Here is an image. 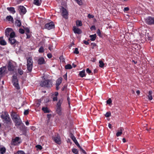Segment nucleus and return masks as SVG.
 I'll return each mask as SVG.
<instances>
[{
	"mask_svg": "<svg viewBox=\"0 0 154 154\" xmlns=\"http://www.w3.org/2000/svg\"><path fill=\"white\" fill-rule=\"evenodd\" d=\"M7 9L8 11H9L13 14L15 13L16 12L15 9L14 7H8L7 8Z\"/></svg>",
	"mask_w": 154,
	"mask_h": 154,
	"instance_id": "aec40b11",
	"label": "nucleus"
},
{
	"mask_svg": "<svg viewBox=\"0 0 154 154\" xmlns=\"http://www.w3.org/2000/svg\"><path fill=\"white\" fill-rule=\"evenodd\" d=\"M26 33H29L30 32V30L29 28H26L25 29Z\"/></svg>",
	"mask_w": 154,
	"mask_h": 154,
	"instance_id": "5fc2aeb1",
	"label": "nucleus"
},
{
	"mask_svg": "<svg viewBox=\"0 0 154 154\" xmlns=\"http://www.w3.org/2000/svg\"><path fill=\"white\" fill-rule=\"evenodd\" d=\"M13 83L15 84L16 83H18V79H17V77L15 75L13 76Z\"/></svg>",
	"mask_w": 154,
	"mask_h": 154,
	"instance_id": "5701e85b",
	"label": "nucleus"
},
{
	"mask_svg": "<svg viewBox=\"0 0 154 154\" xmlns=\"http://www.w3.org/2000/svg\"><path fill=\"white\" fill-rule=\"evenodd\" d=\"M17 154H25L24 151L22 150H19L17 152Z\"/></svg>",
	"mask_w": 154,
	"mask_h": 154,
	"instance_id": "8fccbe9b",
	"label": "nucleus"
},
{
	"mask_svg": "<svg viewBox=\"0 0 154 154\" xmlns=\"http://www.w3.org/2000/svg\"><path fill=\"white\" fill-rule=\"evenodd\" d=\"M47 56L48 58H51L52 57V55L51 54L49 53L47 54Z\"/></svg>",
	"mask_w": 154,
	"mask_h": 154,
	"instance_id": "bf43d9fd",
	"label": "nucleus"
},
{
	"mask_svg": "<svg viewBox=\"0 0 154 154\" xmlns=\"http://www.w3.org/2000/svg\"><path fill=\"white\" fill-rule=\"evenodd\" d=\"M11 116L13 121L15 123V125L17 127L19 125H20L22 123V122L19 116L16 114L15 113H12L11 114Z\"/></svg>",
	"mask_w": 154,
	"mask_h": 154,
	"instance_id": "f257e3e1",
	"label": "nucleus"
},
{
	"mask_svg": "<svg viewBox=\"0 0 154 154\" xmlns=\"http://www.w3.org/2000/svg\"><path fill=\"white\" fill-rule=\"evenodd\" d=\"M6 19L8 21L11 22L13 23L14 22V19L13 17L11 15L8 16L6 17Z\"/></svg>",
	"mask_w": 154,
	"mask_h": 154,
	"instance_id": "4be33fe9",
	"label": "nucleus"
},
{
	"mask_svg": "<svg viewBox=\"0 0 154 154\" xmlns=\"http://www.w3.org/2000/svg\"><path fill=\"white\" fill-rule=\"evenodd\" d=\"M75 1L79 5H82V2L81 0H75Z\"/></svg>",
	"mask_w": 154,
	"mask_h": 154,
	"instance_id": "c03bdc74",
	"label": "nucleus"
},
{
	"mask_svg": "<svg viewBox=\"0 0 154 154\" xmlns=\"http://www.w3.org/2000/svg\"><path fill=\"white\" fill-rule=\"evenodd\" d=\"M2 114L1 116V117L2 119L4 118V117L6 116L7 117L9 116L8 112H2Z\"/></svg>",
	"mask_w": 154,
	"mask_h": 154,
	"instance_id": "393cba45",
	"label": "nucleus"
},
{
	"mask_svg": "<svg viewBox=\"0 0 154 154\" xmlns=\"http://www.w3.org/2000/svg\"><path fill=\"white\" fill-rule=\"evenodd\" d=\"M29 113V109H28L26 110H25L24 112V115L26 116Z\"/></svg>",
	"mask_w": 154,
	"mask_h": 154,
	"instance_id": "a18cd8bd",
	"label": "nucleus"
},
{
	"mask_svg": "<svg viewBox=\"0 0 154 154\" xmlns=\"http://www.w3.org/2000/svg\"><path fill=\"white\" fill-rule=\"evenodd\" d=\"M79 75L81 77H83L85 76V70H83L82 71L80 72L79 74Z\"/></svg>",
	"mask_w": 154,
	"mask_h": 154,
	"instance_id": "7c9ffc66",
	"label": "nucleus"
},
{
	"mask_svg": "<svg viewBox=\"0 0 154 154\" xmlns=\"http://www.w3.org/2000/svg\"><path fill=\"white\" fill-rule=\"evenodd\" d=\"M36 147L39 150L42 149V146L40 145H37L36 146Z\"/></svg>",
	"mask_w": 154,
	"mask_h": 154,
	"instance_id": "de8ad7c7",
	"label": "nucleus"
},
{
	"mask_svg": "<svg viewBox=\"0 0 154 154\" xmlns=\"http://www.w3.org/2000/svg\"><path fill=\"white\" fill-rule=\"evenodd\" d=\"M45 27V29H47L48 30H50L54 28V24L53 22H51L46 24Z\"/></svg>",
	"mask_w": 154,
	"mask_h": 154,
	"instance_id": "1a4fd4ad",
	"label": "nucleus"
},
{
	"mask_svg": "<svg viewBox=\"0 0 154 154\" xmlns=\"http://www.w3.org/2000/svg\"><path fill=\"white\" fill-rule=\"evenodd\" d=\"M40 85L41 86L44 88H50L52 86L53 83L51 80L47 79L42 81Z\"/></svg>",
	"mask_w": 154,
	"mask_h": 154,
	"instance_id": "f03ea898",
	"label": "nucleus"
},
{
	"mask_svg": "<svg viewBox=\"0 0 154 154\" xmlns=\"http://www.w3.org/2000/svg\"><path fill=\"white\" fill-rule=\"evenodd\" d=\"M40 102H38L36 104L35 106L37 107H38L40 105Z\"/></svg>",
	"mask_w": 154,
	"mask_h": 154,
	"instance_id": "052dcab7",
	"label": "nucleus"
},
{
	"mask_svg": "<svg viewBox=\"0 0 154 154\" xmlns=\"http://www.w3.org/2000/svg\"><path fill=\"white\" fill-rule=\"evenodd\" d=\"M89 37L91 38L90 40L91 41H94L96 38V35L95 34L94 35H90Z\"/></svg>",
	"mask_w": 154,
	"mask_h": 154,
	"instance_id": "b1692460",
	"label": "nucleus"
},
{
	"mask_svg": "<svg viewBox=\"0 0 154 154\" xmlns=\"http://www.w3.org/2000/svg\"><path fill=\"white\" fill-rule=\"evenodd\" d=\"M112 100L110 98H109L106 101L107 103L108 104H110L112 103Z\"/></svg>",
	"mask_w": 154,
	"mask_h": 154,
	"instance_id": "3c124183",
	"label": "nucleus"
},
{
	"mask_svg": "<svg viewBox=\"0 0 154 154\" xmlns=\"http://www.w3.org/2000/svg\"><path fill=\"white\" fill-rule=\"evenodd\" d=\"M52 46L51 44L48 45V49L51 51L53 50L52 48Z\"/></svg>",
	"mask_w": 154,
	"mask_h": 154,
	"instance_id": "6e6d98bb",
	"label": "nucleus"
},
{
	"mask_svg": "<svg viewBox=\"0 0 154 154\" xmlns=\"http://www.w3.org/2000/svg\"><path fill=\"white\" fill-rule=\"evenodd\" d=\"M83 43L86 45H88L89 44V43L88 41L85 40L83 41Z\"/></svg>",
	"mask_w": 154,
	"mask_h": 154,
	"instance_id": "e2e57ef3",
	"label": "nucleus"
},
{
	"mask_svg": "<svg viewBox=\"0 0 154 154\" xmlns=\"http://www.w3.org/2000/svg\"><path fill=\"white\" fill-rule=\"evenodd\" d=\"M88 17L89 18H93L94 17V16L92 15H91L90 14H88Z\"/></svg>",
	"mask_w": 154,
	"mask_h": 154,
	"instance_id": "13d9d810",
	"label": "nucleus"
},
{
	"mask_svg": "<svg viewBox=\"0 0 154 154\" xmlns=\"http://www.w3.org/2000/svg\"><path fill=\"white\" fill-rule=\"evenodd\" d=\"M99 66L101 68H103L104 66V64L102 60H100L99 61Z\"/></svg>",
	"mask_w": 154,
	"mask_h": 154,
	"instance_id": "72a5a7b5",
	"label": "nucleus"
},
{
	"mask_svg": "<svg viewBox=\"0 0 154 154\" xmlns=\"http://www.w3.org/2000/svg\"><path fill=\"white\" fill-rule=\"evenodd\" d=\"M17 128H18L21 131H22L23 132H24L25 134L26 133L27 128L22 122L20 125H19V126H17Z\"/></svg>",
	"mask_w": 154,
	"mask_h": 154,
	"instance_id": "4468645a",
	"label": "nucleus"
},
{
	"mask_svg": "<svg viewBox=\"0 0 154 154\" xmlns=\"http://www.w3.org/2000/svg\"><path fill=\"white\" fill-rule=\"evenodd\" d=\"M72 151V152L75 154H78V150L76 149H73Z\"/></svg>",
	"mask_w": 154,
	"mask_h": 154,
	"instance_id": "ea45409f",
	"label": "nucleus"
},
{
	"mask_svg": "<svg viewBox=\"0 0 154 154\" xmlns=\"http://www.w3.org/2000/svg\"><path fill=\"white\" fill-rule=\"evenodd\" d=\"M39 65H42L46 63V62L43 57H41L38 59L37 61Z\"/></svg>",
	"mask_w": 154,
	"mask_h": 154,
	"instance_id": "f3484780",
	"label": "nucleus"
},
{
	"mask_svg": "<svg viewBox=\"0 0 154 154\" xmlns=\"http://www.w3.org/2000/svg\"><path fill=\"white\" fill-rule=\"evenodd\" d=\"M111 116V113L110 112H107L105 115V116L106 117H109Z\"/></svg>",
	"mask_w": 154,
	"mask_h": 154,
	"instance_id": "79ce46f5",
	"label": "nucleus"
},
{
	"mask_svg": "<svg viewBox=\"0 0 154 154\" xmlns=\"http://www.w3.org/2000/svg\"><path fill=\"white\" fill-rule=\"evenodd\" d=\"M53 100L54 101H56L57 100V97H55L53 98Z\"/></svg>",
	"mask_w": 154,
	"mask_h": 154,
	"instance_id": "69168bd1",
	"label": "nucleus"
},
{
	"mask_svg": "<svg viewBox=\"0 0 154 154\" xmlns=\"http://www.w3.org/2000/svg\"><path fill=\"white\" fill-rule=\"evenodd\" d=\"M33 65V61L31 57L27 58V70L29 72H31Z\"/></svg>",
	"mask_w": 154,
	"mask_h": 154,
	"instance_id": "7ed1b4c3",
	"label": "nucleus"
},
{
	"mask_svg": "<svg viewBox=\"0 0 154 154\" xmlns=\"http://www.w3.org/2000/svg\"><path fill=\"white\" fill-rule=\"evenodd\" d=\"M53 140L56 143L60 145L61 143V140L60 135L57 133H56L52 137Z\"/></svg>",
	"mask_w": 154,
	"mask_h": 154,
	"instance_id": "423d86ee",
	"label": "nucleus"
},
{
	"mask_svg": "<svg viewBox=\"0 0 154 154\" xmlns=\"http://www.w3.org/2000/svg\"><path fill=\"white\" fill-rule=\"evenodd\" d=\"M13 32H14L13 31V30L12 28H8L5 30V35L9 38L10 37V35L11 34V33Z\"/></svg>",
	"mask_w": 154,
	"mask_h": 154,
	"instance_id": "9b49d317",
	"label": "nucleus"
},
{
	"mask_svg": "<svg viewBox=\"0 0 154 154\" xmlns=\"http://www.w3.org/2000/svg\"><path fill=\"white\" fill-rule=\"evenodd\" d=\"M122 128H121L120 129V131H118L116 133V136L117 137H119L122 134Z\"/></svg>",
	"mask_w": 154,
	"mask_h": 154,
	"instance_id": "f704fd0d",
	"label": "nucleus"
},
{
	"mask_svg": "<svg viewBox=\"0 0 154 154\" xmlns=\"http://www.w3.org/2000/svg\"><path fill=\"white\" fill-rule=\"evenodd\" d=\"M15 25L18 27H20L21 25V21L20 20L17 19L15 21Z\"/></svg>",
	"mask_w": 154,
	"mask_h": 154,
	"instance_id": "a878e982",
	"label": "nucleus"
},
{
	"mask_svg": "<svg viewBox=\"0 0 154 154\" xmlns=\"http://www.w3.org/2000/svg\"><path fill=\"white\" fill-rule=\"evenodd\" d=\"M2 119H3V122H5L6 121L8 120V119H11L9 116H8V117H6V116L5 117H4V118Z\"/></svg>",
	"mask_w": 154,
	"mask_h": 154,
	"instance_id": "58836bf2",
	"label": "nucleus"
},
{
	"mask_svg": "<svg viewBox=\"0 0 154 154\" xmlns=\"http://www.w3.org/2000/svg\"><path fill=\"white\" fill-rule=\"evenodd\" d=\"M145 22L149 25H154V17H148L145 19Z\"/></svg>",
	"mask_w": 154,
	"mask_h": 154,
	"instance_id": "6e6552de",
	"label": "nucleus"
},
{
	"mask_svg": "<svg viewBox=\"0 0 154 154\" xmlns=\"http://www.w3.org/2000/svg\"><path fill=\"white\" fill-rule=\"evenodd\" d=\"M152 91H149L148 93V99L149 100H151L152 99Z\"/></svg>",
	"mask_w": 154,
	"mask_h": 154,
	"instance_id": "bb28decb",
	"label": "nucleus"
},
{
	"mask_svg": "<svg viewBox=\"0 0 154 154\" xmlns=\"http://www.w3.org/2000/svg\"><path fill=\"white\" fill-rule=\"evenodd\" d=\"M19 10L21 15L25 14L26 12V8L23 6H20L19 7Z\"/></svg>",
	"mask_w": 154,
	"mask_h": 154,
	"instance_id": "f8f14e48",
	"label": "nucleus"
},
{
	"mask_svg": "<svg viewBox=\"0 0 154 154\" xmlns=\"http://www.w3.org/2000/svg\"><path fill=\"white\" fill-rule=\"evenodd\" d=\"M90 29L91 30H95L96 29V27L95 26L93 25L90 28Z\"/></svg>",
	"mask_w": 154,
	"mask_h": 154,
	"instance_id": "4d7b16f0",
	"label": "nucleus"
},
{
	"mask_svg": "<svg viewBox=\"0 0 154 154\" xmlns=\"http://www.w3.org/2000/svg\"><path fill=\"white\" fill-rule=\"evenodd\" d=\"M63 100H59L56 105V112L57 113L59 116L62 115V107L61 105L62 103Z\"/></svg>",
	"mask_w": 154,
	"mask_h": 154,
	"instance_id": "20e7f679",
	"label": "nucleus"
},
{
	"mask_svg": "<svg viewBox=\"0 0 154 154\" xmlns=\"http://www.w3.org/2000/svg\"><path fill=\"white\" fill-rule=\"evenodd\" d=\"M5 126L7 128L10 127L12 124L11 119H8V120L4 122Z\"/></svg>",
	"mask_w": 154,
	"mask_h": 154,
	"instance_id": "2eb2a0df",
	"label": "nucleus"
},
{
	"mask_svg": "<svg viewBox=\"0 0 154 154\" xmlns=\"http://www.w3.org/2000/svg\"><path fill=\"white\" fill-rule=\"evenodd\" d=\"M26 38L28 39L30 38V35L29 34V33H26Z\"/></svg>",
	"mask_w": 154,
	"mask_h": 154,
	"instance_id": "0e129e2a",
	"label": "nucleus"
},
{
	"mask_svg": "<svg viewBox=\"0 0 154 154\" xmlns=\"http://www.w3.org/2000/svg\"><path fill=\"white\" fill-rule=\"evenodd\" d=\"M60 59L61 61L62 62H65V59L63 57V56H60Z\"/></svg>",
	"mask_w": 154,
	"mask_h": 154,
	"instance_id": "09e8293b",
	"label": "nucleus"
},
{
	"mask_svg": "<svg viewBox=\"0 0 154 154\" xmlns=\"http://www.w3.org/2000/svg\"><path fill=\"white\" fill-rule=\"evenodd\" d=\"M63 77L64 79H65L66 80H67V73H66L63 76Z\"/></svg>",
	"mask_w": 154,
	"mask_h": 154,
	"instance_id": "338daca9",
	"label": "nucleus"
},
{
	"mask_svg": "<svg viewBox=\"0 0 154 154\" xmlns=\"http://www.w3.org/2000/svg\"><path fill=\"white\" fill-rule=\"evenodd\" d=\"M18 73L20 75H22L23 73V71L21 69H19L18 70Z\"/></svg>",
	"mask_w": 154,
	"mask_h": 154,
	"instance_id": "a19ab883",
	"label": "nucleus"
},
{
	"mask_svg": "<svg viewBox=\"0 0 154 154\" xmlns=\"http://www.w3.org/2000/svg\"><path fill=\"white\" fill-rule=\"evenodd\" d=\"M69 136L75 143H77L78 142L77 141V140L75 137L74 136L73 134L72 133H70L69 134Z\"/></svg>",
	"mask_w": 154,
	"mask_h": 154,
	"instance_id": "412c9836",
	"label": "nucleus"
},
{
	"mask_svg": "<svg viewBox=\"0 0 154 154\" xmlns=\"http://www.w3.org/2000/svg\"><path fill=\"white\" fill-rule=\"evenodd\" d=\"M42 110L45 113H49L51 112L47 107H42Z\"/></svg>",
	"mask_w": 154,
	"mask_h": 154,
	"instance_id": "6ab92c4d",
	"label": "nucleus"
},
{
	"mask_svg": "<svg viewBox=\"0 0 154 154\" xmlns=\"http://www.w3.org/2000/svg\"><path fill=\"white\" fill-rule=\"evenodd\" d=\"M80 151L82 152L84 154H86L87 153L81 147H80Z\"/></svg>",
	"mask_w": 154,
	"mask_h": 154,
	"instance_id": "603ef678",
	"label": "nucleus"
},
{
	"mask_svg": "<svg viewBox=\"0 0 154 154\" xmlns=\"http://www.w3.org/2000/svg\"><path fill=\"white\" fill-rule=\"evenodd\" d=\"M19 31V32L21 34H23L25 32L24 30L22 28L20 29Z\"/></svg>",
	"mask_w": 154,
	"mask_h": 154,
	"instance_id": "49530a36",
	"label": "nucleus"
},
{
	"mask_svg": "<svg viewBox=\"0 0 154 154\" xmlns=\"http://www.w3.org/2000/svg\"><path fill=\"white\" fill-rule=\"evenodd\" d=\"M13 84L14 86L17 90H19L20 89V87L18 84V83H16L15 84Z\"/></svg>",
	"mask_w": 154,
	"mask_h": 154,
	"instance_id": "c9c22d12",
	"label": "nucleus"
},
{
	"mask_svg": "<svg viewBox=\"0 0 154 154\" xmlns=\"http://www.w3.org/2000/svg\"><path fill=\"white\" fill-rule=\"evenodd\" d=\"M86 72L89 75L92 73L91 71L88 68L86 69Z\"/></svg>",
	"mask_w": 154,
	"mask_h": 154,
	"instance_id": "864d4df0",
	"label": "nucleus"
},
{
	"mask_svg": "<svg viewBox=\"0 0 154 154\" xmlns=\"http://www.w3.org/2000/svg\"><path fill=\"white\" fill-rule=\"evenodd\" d=\"M0 45H7L6 42L3 39V37H0Z\"/></svg>",
	"mask_w": 154,
	"mask_h": 154,
	"instance_id": "a211bd4d",
	"label": "nucleus"
},
{
	"mask_svg": "<svg viewBox=\"0 0 154 154\" xmlns=\"http://www.w3.org/2000/svg\"><path fill=\"white\" fill-rule=\"evenodd\" d=\"M73 30L75 33L80 34L82 33L81 30L79 28L76 27L75 26L73 27Z\"/></svg>",
	"mask_w": 154,
	"mask_h": 154,
	"instance_id": "dca6fc26",
	"label": "nucleus"
},
{
	"mask_svg": "<svg viewBox=\"0 0 154 154\" xmlns=\"http://www.w3.org/2000/svg\"><path fill=\"white\" fill-rule=\"evenodd\" d=\"M38 52L40 53H42L44 52V48L42 46H41L38 50Z\"/></svg>",
	"mask_w": 154,
	"mask_h": 154,
	"instance_id": "4c0bfd02",
	"label": "nucleus"
},
{
	"mask_svg": "<svg viewBox=\"0 0 154 154\" xmlns=\"http://www.w3.org/2000/svg\"><path fill=\"white\" fill-rule=\"evenodd\" d=\"M76 24L77 27L81 26L82 25L81 21L78 20L76 21Z\"/></svg>",
	"mask_w": 154,
	"mask_h": 154,
	"instance_id": "c756f323",
	"label": "nucleus"
},
{
	"mask_svg": "<svg viewBox=\"0 0 154 154\" xmlns=\"http://www.w3.org/2000/svg\"><path fill=\"white\" fill-rule=\"evenodd\" d=\"M7 67L9 71H13L15 69V66L14 63L9 61Z\"/></svg>",
	"mask_w": 154,
	"mask_h": 154,
	"instance_id": "9d476101",
	"label": "nucleus"
},
{
	"mask_svg": "<svg viewBox=\"0 0 154 154\" xmlns=\"http://www.w3.org/2000/svg\"><path fill=\"white\" fill-rule=\"evenodd\" d=\"M51 114H48L47 115V116L48 118V119H50L51 117Z\"/></svg>",
	"mask_w": 154,
	"mask_h": 154,
	"instance_id": "680f3d73",
	"label": "nucleus"
},
{
	"mask_svg": "<svg viewBox=\"0 0 154 154\" xmlns=\"http://www.w3.org/2000/svg\"><path fill=\"white\" fill-rule=\"evenodd\" d=\"M62 78L61 77H60L57 80L56 85H60L62 82Z\"/></svg>",
	"mask_w": 154,
	"mask_h": 154,
	"instance_id": "cd10ccee",
	"label": "nucleus"
},
{
	"mask_svg": "<svg viewBox=\"0 0 154 154\" xmlns=\"http://www.w3.org/2000/svg\"><path fill=\"white\" fill-rule=\"evenodd\" d=\"M73 53L74 54H79V51H78V48H75V50L74 51Z\"/></svg>",
	"mask_w": 154,
	"mask_h": 154,
	"instance_id": "37998d69",
	"label": "nucleus"
},
{
	"mask_svg": "<svg viewBox=\"0 0 154 154\" xmlns=\"http://www.w3.org/2000/svg\"><path fill=\"white\" fill-rule=\"evenodd\" d=\"M15 32H13L11 33L10 35V37L8 38L9 42V43L11 45H14L15 44H17L18 42L15 39Z\"/></svg>",
	"mask_w": 154,
	"mask_h": 154,
	"instance_id": "39448f33",
	"label": "nucleus"
},
{
	"mask_svg": "<svg viewBox=\"0 0 154 154\" xmlns=\"http://www.w3.org/2000/svg\"><path fill=\"white\" fill-rule=\"evenodd\" d=\"M129 8L128 7H125L124 8V10L125 11H129Z\"/></svg>",
	"mask_w": 154,
	"mask_h": 154,
	"instance_id": "774afa93",
	"label": "nucleus"
},
{
	"mask_svg": "<svg viewBox=\"0 0 154 154\" xmlns=\"http://www.w3.org/2000/svg\"><path fill=\"white\" fill-rule=\"evenodd\" d=\"M22 142V140L19 137H16L14 139H12L11 144L12 145L17 146L21 143Z\"/></svg>",
	"mask_w": 154,
	"mask_h": 154,
	"instance_id": "0eeeda50",
	"label": "nucleus"
},
{
	"mask_svg": "<svg viewBox=\"0 0 154 154\" xmlns=\"http://www.w3.org/2000/svg\"><path fill=\"white\" fill-rule=\"evenodd\" d=\"M97 34L100 37H102L101 32V31L99 29H97Z\"/></svg>",
	"mask_w": 154,
	"mask_h": 154,
	"instance_id": "e433bc0d",
	"label": "nucleus"
},
{
	"mask_svg": "<svg viewBox=\"0 0 154 154\" xmlns=\"http://www.w3.org/2000/svg\"><path fill=\"white\" fill-rule=\"evenodd\" d=\"M34 3L35 5L38 6H40L41 5L39 0H34Z\"/></svg>",
	"mask_w": 154,
	"mask_h": 154,
	"instance_id": "2f4dec72",
	"label": "nucleus"
},
{
	"mask_svg": "<svg viewBox=\"0 0 154 154\" xmlns=\"http://www.w3.org/2000/svg\"><path fill=\"white\" fill-rule=\"evenodd\" d=\"M65 68L66 69H71L72 68V66L70 64H67L65 66Z\"/></svg>",
	"mask_w": 154,
	"mask_h": 154,
	"instance_id": "473e14b6",
	"label": "nucleus"
},
{
	"mask_svg": "<svg viewBox=\"0 0 154 154\" xmlns=\"http://www.w3.org/2000/svg\"><path fill=\"white\" fill-rule=\"evenodd\" d=\"M68 12L63 7H62V15L65 19L67 18Z\"/></svg>",
	"mask_w": 154,
	"mask_h": 154,
	"instance_id": "ddd939ff",
	"label": "nucleus"
},
{
	"mask_svg": "<svg viewBox=\"0 0 154 154\" xmlns=\"http://www.w3.org/2000/svg\"><path fill=\"white\" fill-rule=\"evenodd\" d=\"M6 151V149L4 147L0 148V152L1 154H4Z\"/></svg>",
	"mask_w": 154,
	"mask_h": 154,
	"instance_id": "c85d7f7f",
	"label": "nucleus"
}]
</instances>
